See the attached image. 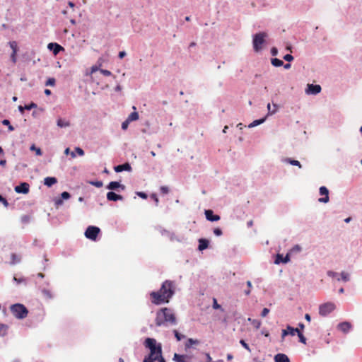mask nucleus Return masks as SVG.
Instances as JSON below:
<instances>
[{
    "mask_svg": "<svg viewBox=\"0 0 362 362\" xmlns=\"http://www.w3.org/2000/svg\"><path fill=\"white\" fill-rule=\"evenodd\" d=\"M175 293V284L170 280L165 281L158 291H152L150 296L152 298V303L156 305H160L164 303H168L169 299Z\"/></svg>",
    "mask_w": 362,
    "mask_h": 362,
    "instance_id": "2",
    "label": "nucleus"
},
{
    "mask_svg": "<svg viewBox=\"0 0 362 362\" xmlns=\"http://www.w3.org/2000/svg\"><path fill=\"white\" fill-rule=\"evenodd\" d=\"M114 170L115 172L117 173H120V172H122V171H131L132 170V167L130 165V164L129 163H125L124 164H122V165H118L117 166H115L114 168Z\"/></svg>",
    "mask_w": 362,
    "mask_h": 362,
    "instance_id": "20",
    "label": "nucleus"
},
{
    "mask_svg": "<svg viewBox=\"0 0 362 362\" xmlns=\"http://www.w3.org/2000/svg\"><path fill=\"white\" fill-rule=\"evenodd\" d=\"M151 198L155 201L156 205L157 206L158 204V199L157 196L155 194H153L151 195Z\"/></svg>",
    "mask_w": 362,
    "mask_h": 362,
    "instance_id": "60",
    "label": "nucleus"
},
{
    "mask_svg": "<svg viewBox=\"0 0 362 362\" xmlns=\"http://www.w3.org/2000/svg\"><path fill=\"white\" fill-rule=\"evenodd\" d=\"M57 124L59 127L64 128L69 127L70 122L69 121L59 118L57 122Z\"/></svg>",
    "mask_w": 362,
    "mask_h": 362,
    "instance_id": "28",
    "label": "nucleus"
},
{
    "mask_svg": "<svg viewBox=\"0 0 362 362\" xmlns=\"http://www.w3.org/2000/svg\"><path fill=\"white\" fill-rule=\"evenodd\" d=\"M47 48L52 51L54 55L59 54L60 51L64 50V48L60 45L55 42L49 43Z\"/></svg>",
    "mask_w": 362,
    "mask_h": 362,
    "instance_id": "16",
    "label": "nucleus"
},
{
    "mask_svg": "<svg viewBox=\"0 0 362 362\" xmlns=\"http://www.w3.org/2000/svg\"><path fill=\"white\" fill-rule=\"evenodd\" d=\"M209 241L205 238H200L199 240V246L198 250L199 251H203L206 250L209 247Z\"/></svg>",
    "mask_w": 362,
    "mask_h": 362,
    "instance_id": "23",
    "label": "nucleus"
},
{
    "mask_svg": "<svg viewBox=\"0 0 362 362\" xmlns=\"http://www.w3.org/2000/svg\"><path fill=\"white\" fill-rule=\"evenodd\" d=\"M301 251V247L299 245H296L291 250V252H299Z\"/></svg>",
    "mask_w": 362,
    "mask_h": 362,
    "instance_id": "43",
    "label": "nucleus"
},
{
    "mask_svg": "<svg viewBox=\"0 0 362 362\" xmlns=\"http://www.w3.org/2000/svg\"><path fill=\"white\" fill-rule=\"evenodd\" d=\"M271 63L275 67H279L284 65L283 61L278 58H272Z\"/></svg>",
    "mask_w": 362,
    "mask_h": 362,
    "instance_id": "30",
    "label": "nucleus"
},
{
    "mask_svg": "<svg viewBox=\"0 0 362 362\" xmlns=\"http://www.w3.org/2000/svg\"><path fill=\"white\" fill-rule=\"evenodd\" d=\"M42 293L47 298H51L52 294L51 292L49 290L47 289H42Z\"/></svg>",
    "mask_w": 362,
    "mask_h": 362,
    "instance_id": "50",
    "label": "nucleus"
},
{
    "mask_svg": "<svg viewBox=\"0 0 362 362\" xmlns=\"http://www.w3.org/2000/svg\"><path fill=\"white\" fill-rule=\"evenodd\" d=\"M24 110H25V108H24V106H22V105H19L18 106V110L23 114V112H24Z\"/></svg>",
    "mask_w": 362,
    "mask_h": 362,
    "instance_id": "61",
    "label": "nucleus"
},
{
    "mask_svg": "<svg viewBox=\"0 0 362 362\" xmlns=\"http://www.w3.org/2000/svg\"><path fill=\"white\" fill-rule=\"evenodd\" d=\"M213 308L214 309H218L221 308V305L217 303V301L216 299H214Z\"/></svg>",
    "mask_w": 362,
    "mask_h": 362,
    "instance_id": "57",
    "label": "nucleus"
},
{
    "mask_svg": "<svg viewBox=\"0 0 362 362\" xmlns=\"http://www.w3.org/2000/svg\"><path fill=\"white\" fill-rule=\"evenodd\" d=\"M70 194L67 192H63L62 194H61V198L62 199H68L70 198Z\"/></svg>",
    "mask_w": 362,
    "mask_h": 362,
    "instance_id": "46",
    "label": "nucleus"
},
{
    "mask_svg": "<svg viewBox=\"0 0 362 362\" xmlns=\"http://www.w3.org/2000/svg\"><path fill=\"white\" fill-rule=\"evenodd\" d=\"M290 261L289 255L287 254L285 257H284L281 254H277L274 260V264H279L281 263H287Z\"/></svg>",
    "mask_w": 362,
    "mask_h": 362,
    "instance_id": "19",
    "label": "nucleus"
},
{
    "mask_svg": "<svg viewBox=\"0 0 362 362\" xmlns=\"http://www.w3.org/2000/svg\"><path fill=\"white\" fill-rule=\"evenodd\" d=\"M319 192L321 195H322L324 197L320 198L318 199V202H322V203H327L329 200L328 189L325 186H322L319 189Z\"/></svg>",
    "mask_w": 362,
    "mask_h": 362,
    "instance_id": "12",
    "label": "nucleus"
},
{
    "mask_svg": "<svg viewBox=\"0 0 362 362\" xmlns=\"http://www.w3.org/2000/svg\"><path fill=\"white\" fill-rule=\"evenodd\" d=\"M155 323L158 327H168L170 325H175L177 320L171 309L163 308L156 313Z\"/></svg>",
    "mask_w": 362,
    "mask_h": 362,
    "instance_id": "3",
    "label": "nucleus"
},
{
    "mask_svg": "<svg viewBox=\"0 0 362 362\" xmlns=\"http://www.w3.org/2000/svg\"><path fill=\"white\" fill-rule=\"evenodd\" d=\"M129 123H130V122H129L127 119L124 120L122 123V129L123 130H126L128 128Z\"/></svg>",
    "mask_w": 362,
    "mask_h": 362,
    "instance_id": "47",
    "label": "nucleus"
},
{
    "mask_svg": "<svg viewBox=\"0 0 362 362\" xmlns=\"http://www.w3.org/2000/svg\"><path fill=\"white\" fill-rule=\"evenodd\" d=\"M173 361L175 362H192V356L175 353L173 355Z\"/></svg>",
    "mask_w": 362,
    "mask_h": 362,
    "instance_id": "11",
    "label": "nucleus"
},
{
    "mask_svg": "<svg viewBox=\"0 0 362 362\" xmlns=\"http://www.w3.org/2000/svg\"><path fill=\"white\" fill-rule=\"evenodd\" d=\"M199 341L198 339H194L192 338H189L185 344V349L187 351L193 345L199 344Z\"/></svg>",
    "mask_w": 362,
    "mask_h": 362,
    "instance_id": "22",
    "label": "nucleus"
},
{
    "mask_svg": "<svg viewBox=\"0 0 362 362\" xmlns=\"http://www.w3.org/2000/svg\"><path fill=\"white\" fill-rule=\"evenodd\" d=\"M143 344L149 351L148 355L144 357L143 362H166L162 355V344L156 339L147 337Z\"/></svg>",
    "mask_w": 362,
    "mask_h": 362,
    "instance_id": "1",
    "label": "nucleus"
},
{
    "mask_svg": "<svg viewBox=\"0 0 362 362\" xmlns=\"http://www.w3.org/2000/svg\"><path fill=\"white\" fill-rule=\"evenodd\" d=\"M351 328L352 325L349 322H343L337 325V329L344 334L349 332Z\"/></svg>",
    "mask_w": 362,
    "mask_h": 362,
    "instance_id": "15",
    "label": "nucleus"
},
{
    "mask_svg": "<svg viewBox=\"0 0 362 362\" xmlns=\"http://www.w3.org/2000/svg\"><path fill=\"white\" fill-rule=\"evenodd\" d=\"M100 232V229L94 226H88L85 231V236L86 238L91 240H96L98 234Z\"/></svg>",
    "mask_w": 362,
    "mask_h": 362,
    "instance_id": "8",
    "label": "nucleus"
},
{
    "mask_svg": "<svg viewBox=\"0 0 362 362\" xmlns=\"http://www.w3.org/2000/svg\"><path fill=\"white\" fill-rule=\"evenodd\" d=\"M107 199L109 201L117 202L119 200H122L123 197L111 191L107 193Z\"/></svg>",
    "mask_w": 362,
    "mask_h": 362,
    "instance_id": "21",
    "label": "nucleus"
},
{
    "mask_svg": "<svg viewBox=\"0 0 362 362\" xmlns=\"http://www.w3.org/2000/svg\"><path fill=\"white\" fill-rule=\"evenodd\" d=\"M287 329L289 331V334L291 336H294L296 334H298L300 331L298 329V328H293L290 325L287 326Z\"/></svg>",
    "mask_w": 362,
    "mask_h": 362,
    "instance_id": "33",
    "label": "nucleus"
},
{
    "mask_svg": "<svg viewBox=\"0 0 362 362\" xmlns=\"http://www.w3.org/2000/svg\"><path fill=\"white\" fill-rule=\"evenodd\" d=\"M2 124L4 125L8 126V128L9 131H11V132L13 131L14 128H13V127L12 125H11L10 122L8 119H4L2 121Z\"/></svg>",
    "mask_w": 362,
    "mask_h": 362,
    "instance_id": "39",
    "label": "nucleus"
},
{
    "mask_svg": "<svg viewBox=\"0 0 362 362\" xmlns=\"http://www.w3.org/2000/svg\"><path fill=\"white\" fill-rule=\"evenodd\" d=\"M11 262H10V264H18L21 262V255H16L15 253H12L11 255Z\"/></svg>",
    "mask_w": 362,
    "mask_h": 362,
    "instance_id": "27",
    "label": "nucleus"
},
{
    "mask_svg": "<svg viewBox=\"0 0 362 362\" xmlns=\"http://www.w3.org/2000/svg\"><path fill=\"white\" fill-rule=\"evenodd\" d=\"M267 37V34L264 32H260L253 35L252 45L255 52H259L262 49Z\"/></svg>",
    "mask_w": 362,
    "mask_h": 362,
    "instance_id": "4",
    "label": "nucleus"
},
{
    "mask_svg": "<svg viewBox=\"0 0 362 362\" xmlns=\"http://www.w3.org/2000/svg\"><path fill=\"white\" fill-rule=\"evenodd\" d=\"M136 194H137V196H139V197H141L142 199H146L147 198V194L145 192H137Z\"/></svg>",
    "mask_w": 362,
    "mask_h": 362,
    "instance_id": "53",
    "label": "nucleus"
},
{
    "mask_svg": "<svg viewBox=\"0 0 362 362\" xmlns=\"http://www.w3.org/2000/svg\"><path fill=\"white\" fill-rule=\"evenodd\" d=\"M298 337H299V341L305 344H306V338L303 336L301 332H298Z\"/></svg>",
    "mask_w": 362,
    "mask_h": 362,
    "instance_id": "40",
    "label": "nucleus"
},
{
    "mask_svg": "<svg viewBox=\"0 0 362 362\" xmlns=\"http://www.w3.org/2000/svg\"><path fill=\"white\" fill-rule=\"evenodd\" d=\"M214 233L216 236H221L222 235V230L219 228H216L214 229Z\"/></svg>",
    "mask_w": 362,
    "mask_h": 362,
    "instance_id": "49",
    "label": "nucleus"
},
{
    "mask_svg": "<svg viewBox=\"0 0 362 362\" xmlns=\"http://www.w3.org/2000/svg\"><path fill=\"white\" fill-rule=\"evenodd\" d=\"M139 119V114L137 112H132L129 116L127 118V119L129 121V122H133V121H136Z\"/></svg>",
    "mask_w": 362,
    "mask_h": 362,
    "instance_id": "31",
    "label": "nucleus"
},
{
    "mask_svg": "<svg viewBox=\"0 0 362 362\" xmlns=\"http://www.w3.org/2000/svg\"><path fill=\"white\" fill-rule=\"evenodd\" d=\"M271 54L272 56H276L278 54V49L276 47H272L271 49Z\"/></svg>",
    "mask_w": 362,
    "mask_h": 362,
    "instance_id": "56",
    "label": "nucleus"
},
{
    "mask_svg": "<svg viewBox=\"0 0 362 362\" xmlns=\"http://www.w3.org/2000/svg\"><path fill=\"white\" fill-rule=\"evenodd\" d=\"M160 192L163 193V194H168V192H169V189L168 187L166 186H162L160 187Z\"/></svg>",
    "mask_w": 362,
    "mask_h": 362,
    "instance_id": "54",
    "label": "nucleus"
},
{
    "mask_svg": "<svg viewBox=\"0 0 362 362\" xmlns=\"http://www.w3.org/2000/svg\"><path fill=\"white\" fill-rule=\"evenodd\" d=\"M8 326L5 324L0 323V337H4L7 334Z\"/></svg>",
    "mask_w": 362,
    "mask_h": 362,
    "instance_id": "29",
    "label": "nucleus"
},
{
    "mask_svg": "<svg viewBox=\"0 0 362 362\" xmlns=\"http://www.w3.org/2000/svg\"><path fill=\"white\" fill-rule=\"evenodd\" d=\"M0 202H4V204H7V201L1 195H0Z\"/></svg>",
    "mask_w": 362,
    "mask_h": 362,
    "instance_id": "62",
    "label": "nucleus"
},
{
    "mask_svg": "<svg viewBox=\"0 0 362 362\" xmlns=\"http://www.w3.org/2000/svg\"><path fill=\"white\" fill-rule=\"evenodd\" d=\"M156 229L159 231V233L163 235L168 238L171 241L174 240L175 239V234L173 233L170 232L169 230H167L164 228H163L161 226H158L156 227Z\"/></svg>",
    "mask_w": 362,
    "mask_h": 362,
    "instance_id": "14",
    "label": "nucleus"
},
{
    "mask_svg": "<svg viewBox=\"0 0 362 362\" xmlns=\"http://www.w3.org/2000/svg\"><path fill=\"white\" fill-rule=\"evenodd\" d=\"M30 151H35L37 156H42V154L41 149L40 148L36 147L35 144H33L30 147Z\"/></svg>",
    "mask_w": 362,
    "mask_h": 362,
    "instance_id": "34",
    "label": "nucleus"
},
{
    "mask_svg": "<svg viewBox=\"0 0 362 362\" xmlns=\"http://www.w3.org/2000/svg\"><path fill=\"white\" fill-rule=\"evenodd\" d=\"M63 204V200L62 199H55V204L57 206H59V205H62Z\"/></svg>",
    "mask_w": 362,
    "mask_h": 362,
    "instance_id": "58",
    "label": "nucleus"
},
{
    "mask_svg": "<svg viewBox=\"0 0 362 362\" xmlns=\"http://www.w3.org/2000/svg\"><path fill=\"white\" fill-rule=\"evenodd\" d=\"M35 107H37V104L33 102H32L29 105H25L24 106V108H25V110H30L31 109L35 108Z\"/></svg>",
    "mask_w": 362,
    "mask_h": 362,
    "instance_id": "42",
    "label": "nucleus"
},
{
    "mask_svg": "<svg viewBox=\"0 0 362 362\" xmlns=\"http://www.w3.org/2000/svg\"><path fill=\"white\" fill-rule=\"evenodd\" d=\"M31 217L29 215H23L21 217V222L23 224H27L30 221Z\"/></svg>",
    "mask_w": 362,
    "mask_h": 362,
    "instance_id": "37",
    "label": "nucleus"
},
{
    "mask_svg": "<svg viewBox=\"0 0 362 362\" xmlns=\"http://www.w3.org/2000/svg\"><path fill=\"white\" fill-rule=\"evenodd\" d=\"M274 109L273 110H271V105H270V103H268L267 105V110H268L267 115L264 117H263V118L254 120L252 122H251L248 125V127L249 128H252V127H257V126H258L259 124H263L266 121L267 117L268 116L273 115H274L278 111L279 105L277 104H274Z\"/></svg>",
    "mask_w": 362,
    "mask_h": 362,
    "instance_id": "6",
    "label": "nucleus"
},
{
    "mask_svg": "<svg viewBox=\"0 0 362 362\" xmlns=\"http://www.w3.org/2000/svg\"><path fill=\"white\" fill-rule=\"evenodd\" d=\"M75 152L80 156H83L84 155V151L80 147H76Z\"/></svg>",
    "mask_w": 362,
    "mask_h": 362,
    "instance_id": "45",
    "label": "nucleus"
},
{
    "mask_svg": "<svg viewBox=\"0 0 362 362\" xmlns=\"http://www.w3.org/2000/svg\"><path fill=\"white\" fill-rule=\"evenodd\" d=\"M90 184L96 187H101L103 185L102 181H92Z\"/></svg>",
    "mask_w": 362,
    "mask_h": 362,
    "instance_id": "44",
    "label": "nucleus"
},
{
    "mask_svg": "<svg viewBox=\"0 0 362 362\" xmlns=\"http://www.w3.org/2000/svg\"><path fill=\"white\" fill-rule=\"evenodd\" d=\"M240 344L246 349L249 352L251 351V349L249 347L248 344L245 342V341L244 339H240Z\"/></svg>",
    "mask_w": 362,
    "mask_h": 362,
    "instance_id": "41",
    "label": "nucleus"
},
{
    "mask_svg": "<svg viewBox=\"0 0 362 362\" xmlns=\"http://www.w3.org/2000/svg\"><path fill=\"white\" fill-rule=\"evenodd\" d=\"M100 73L103 74L104 76H109L112 75L111 71L106 70V69H100Z\"/></svg>",
    "mask_w": 362,
    "mask_h": 362,
    "instance_id": "51",
    "label": "nucleus"
},
{
    "mask_svg": "<svg viewBox=\"0 0 362 362\" xmlns=\"http://www.w3.org/2000/svg\"><path fill=\"white\" fill-rule=\"evenodd\" d=\"M288 334H289V331L287 329V328L286 329L282 330V333H281L282 339H284Z\"/></svg>",
    "mask_w": 362,
    "mask_h": 362,
    "instance_id": "55",
    "label": "nucleus"
},
{
    "mask_svg": "<svg viewBox=\"0 0 362 362\" xmlns=\"http://www.w3.org/2000/svg\"><path fill=\"white\" fill-rule=\"evenodd\" d=\"M107 189H108L110 190H116V191L119 192L120 190H122V191L124 190L125 186L120 184V182H119L112 181L107 185Z\"/></svg>",
    "mask_w": 362,
    "mask_h": 362,
    "instance_id": "13",
    "label": "nucleus"
},
{
    "mask_svg": "<svg viewBox=\"0 0 362 362\" xmlns=\"http://www.w3.org/2000/svg\"><path fill=\"white\" fill-rule=\"evenodd\" d=\"M335 309V305L332 303H326L320 305L319 314L325 317L331 313Z\"/></svg>",
    "mask_w": 362,
    "mask_h": 362,
    "instance_id": "9",
    "label": "nucleus"
},
{
    "mask_svg": "<svg viewBox=\"0 0 362 362\" xmlns=\"http://www.w3.org/2000/svg\"><path fill=\"white\" fill-rule=\"evenodd\" d=\"M55 79L54 78H49L45 82L47 86H54L55 85Z\"/></svg>",
    "mask_w": 362,
    "mask_h": 362,
    "instance_id": "38",
    "label": "nucleus"
},
{
    "mask_svg": "<svg viewBox=\"0 0 362 362\" xmlns=\"http://www.w3.org/2000/svg\"><path fill=\"white\" fill-rule=\"evenodd\" d=\"M283 58L284 60H286L287 62H291L293 60V57L290 54H287L284 55Z\"/></svg>",
    "mask_w": 362,
    "mask_h": 362,
    "instance_id": "48",
    "label": "nucleus"
},
{
    "mask_svg": "<svg viewBox=\"0 0 362 362\" xmlns=\"http://www.w3.org/2000/svg\"><path fill=\"white\" fill-rule=\"evenodd\" d=\"M247 321L250 322L251 324L256 328V329H259L261 326V322L258 320H255V319H252L250 317H249L247 319Z\"/></svg>",
    "mask_w": 362,
    "mask_h": 362,
    "instance_id": "32",
    "label": "nucleus"
},
{
    "mask_svg": "<svg viewBox=\"0 0 362 362\" xmlns=\"http://www.w3.org/2000/svg\"><path fill=\"white\" fill-rule=\"evenodd\" d=\"M275 362H290L289 358L284 354H277L274 356Z\"/></svg>",
    "mask_w": 362,
    "mask_h": 362,
    "instance_id": "24",
    "label": "nucleus"
},
{
    "mask_svg": "<svg viewBox=\"0 0 362 362\" xmlns=\"http://www.w3.org/2000/svg\"><path fill=\"white\" fill-rule=\"evenodd\" d=\"M206 218L209 221H217L220 220V216L214 214V211L211 209L205 210Z\"/></svg>",
    "mask_w": 362,
    "mask_h": 362,
    "instance_id": "18",
    "label": "nucleus"
},
{
    "mask_svg": "<svg viewBox=\"0 0 362 362\" xmlns=\"http://www.w3.org/2000/svg\"><path fill=\"white\" fill-rule=\"evenodd\" d=\"M126 54H127L124 51H121L119 52L118 57H119V58L122 59L126 56Z\"/></svg>",
    "mask_w": 362,
    "mask_h": 362,
    "instance_id": "59",
    "label": "nucleus"
},
{
    "mask_svg": "<svg viewBox=\"0 0 362 362\" xmlns=\"http://www.w3.org/2000/svg\"><path fill=\"white\" fill-rule=\"evenodd\" d=\"M269 313V309L264 308L261 313V316L262 317H264L268 315Z\"/></svg>",
    "mask_w": 362,
    "mask_h": 362,
    "instance_id": "52",
    "label": "nucleus"
},
{
    "mask_svg": "<svg viewBox=\"0 0 362 362\" xmlns=\"http://www.w3.org/2000/svg\"><path fill=\"white\" fill-rule=\"evenodd\" d=\"M11 312L18 319H24L27 317L28 309L23 304L16 303L11 306Z\"/></svg>",
    "mask_w": 362,
    "mask_h": 362,
    "instance_id": "5",
    "label": "nucleus"
},
{
    "mask_svg": "<svg viewBox=\"0 0 362 362\" xmlns=\"http://www.w3.org/2000/svg\"><path fill=\"white\" fill-rule=\"evenodd\" d=\"M283 161L284 163H288L290 165L298 166L299 168H302V165H301L300 163L298 160H294V159H293L291 158H284L283 160Z\"/></svg>",
    "mask_w": 362,
    "mask_h": 362,
    "instance_id": "26",
    "label": "nucleus"
},
{
    "mask_svg": "<svg viewBox=\"0 0 362 362\" xmlns=\"http://www.w3.org/2000/svg\"><path fill=\"white\" fill-rule=\"evenodd\" d=\"M327 274L328 276L332 278H335L338 281H344V282H348L350 281L351 276L350 274L346 272H341L340 274L333 272V271H328L327 272Z\"/></svg>",
    "mask_w": 362,
    "mask_h": 362,
    "instance_id": "7",
    "label": "nucleus"
},
{
    "mask_svg": "<svg viewBox=\"0 0 362 362\" xmlns=\"http://www.w3.org/2000/svg\"><path fill=\"white\" fill-rule=\"evenodd\" d=\"M322 88L317 84H308L305 88V93L308 95H317L321 92Z\"/></svg>",
    "mask_w": 362,
    "mask_h": 362,
    "instance_id": "10",
    "label": "nucleus"
},
{
    "mask_svg": "<svg viewBox=\"0 0 362 362\" xmlns=\"http://www.w3.org/2000/svg\"><path fill=\"white\" fill-rule=\"evenodd\" d=\"M173 333H174L175 337L176 338V339L177 341H181L182 339L185 338V335L181 334L176 329L173 330Z\"/></svg>",
    "mask_w": 362,
    "mask_h": 362,
    "instance_id": "35",
    "label": "nucleus"
},
{
    "mask_svg": "<svg viewBox=\"0 0 362 362\" xmlns=\"http://www.w3.org/2000/svg\"><path fill=\"white\" fill-rule=\"evenodd\" d=\"M6 163V160L5 159H2L0 160V165L4 166Z\"/></svg>",
    "mask_w": 362,
    "mask_h": 362,
    "instance_id": "63",
    "label": "nucleus"
},
{
    "mask_svg": "<svg viewBox=\"0 0 362 362\" xmlns=\"http://www.w3.org/2000/svg\"><path fill=\"white\" fill-rule=\"evenodd\" d=\"M10 47L12 49V53L16 54L17 52V43L15 41H12L9 42Z\"/></svg>",
    "mask_w": 362,
    "mask_h": 362,
    "instance_id": "36",
    "label": "nucleus"
},
{
    "mask_svg": "<svg viewBox=\"0 0 362 362\" xmlns=\"http://www.w3.org/2000/svg\"><path fill=\"white\" fill-rule=\"evenodd\" d=\"M30 186L27 182H22L15 187V191L17 193L27 194L29 192Z\"/></svg>",
    "mask_w": 362,
    "mask_h": 362,
    "instance_id": "17",
    "label": "nucleus"
},
{
    "mask_svg": "<svg viewBox=\"0 0 362 362\" xmlns=\"http://www.w3.org/2000/svg\"><path fill=\"white\" fill-rule=\"evenodd\" d=\"M57 182V180L54 177H47L44 180V184L49 187H52L53 185L56 184Z\"/></svg>",
    "mask_w": 362,
    "mask_h": 362,
    "instance_id": "25",
    "label": "nucleus"
},
{
    "mask_svg": "<svg viewBox=\"0 0 362 362\" xmlns=\"http://www.w3.org/2000/svg\"><path fill=\"white\" fill-rule=\"evenodd\" d=\"M305 319L307 321L310 322V320H311L310 315L309 314H305Z\"/></svg>",
    "mask_w": 362,
    "mask_h": 362,
    "instance_id": "64",
    "label": "nucleus"
}]
</instances>
